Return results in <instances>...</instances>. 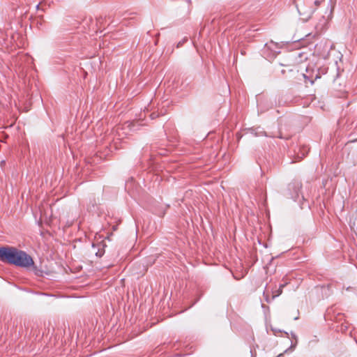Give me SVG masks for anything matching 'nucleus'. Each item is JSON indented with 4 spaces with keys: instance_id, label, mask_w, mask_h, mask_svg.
<instances>
[{
    "instance_id": "obj_1",
    "label": "nucleus",
    "mask_w": 357,
    "mask_h": 357,
    "mask_svg": "<svg viewBox=\"0 0 357 357\" xmlns=\"http://www.w3.org/2000/svg\"><path fill=\"white\" fill-rule=\"evenodd\" d=\"M0 260L22 268H29L34 264L32 257L26 252L15 247H0Z\"/></svg>"
},
{
    "instance_id": "obj_6",
    "label": "nucleus",
    "mask_w": 357,
    "mask_h": 357,
    "mask_svg": "<svg viewBox=\"0 0 357 357\" xmlns=\"http://www.w3.org/2000/svg\"><path fill=\"white\" fill-rule=\"evenodd\" d=\"M298 56L301 58V61L303 60V57H304L303 58L304 59H307L306 55L304 53H303V52L299 53L298 54Z\"/></svg>"
},
{
    "instance_id": "obj_3",
    "label": "nucleus",
    "mask_w": 357,
    "mask_h": 357,
    "mask_svg": "<svg viewBox=\"0 0 357 357\" xmlns=\"http://www.w3.org/2000/svg\"><path fill=\"white\" fill-rule=\"evenodd\" d=\"M92 248L94 250L93 252H95V254L97 257H100L104 255L105 250L103 249L102 245H101V244L96 245V244L93 243Z\"/></svg>"
},
{
    "instance_id": "obj_11",
    "label": "nucleus",
    "mask_w": 357,
    "mask_h": 357,
    "mask_svg": "<svg viewBox=\"0 0 357 357\" xmlns=\"http://www.w3.org/2000/svg\"><path fill=\"white\" fill-rule=\"evenodd\" d=\"M282 355V354H280L277 357H280Z\"/></svg>"
},
{
    "instance_id": "obj_2",
    "label": "nucleus",
    "mask_w": 357,
    "mask_h": 357,
    "mask_svg": "<svg viewBox=\"0 0 357 357\" xmlns=\"http://www.w3.org/2000/svg\"><path fill=\"white\" fill-rule=\"evenodd\" d=\"M289 190L291 191V197L294 200H296L300 194V191L302 188V184L298 181H294L289 183L288 185Z\"/></svg>"
},
{
    "instance_id": "obj_7",
    "label": "nucleus",
    "mask_w": 357,
    "mask_h": 357,
    "mask_svg": "<svg viewBox=\"0 0 357 357\" xmlns=\"http://www.w3.org/2000/svg\"><path fill=\"white\" fill-rule=\"evenodd\" d=\"M150 116L152 119H154L158 116V114H156L155 112H153L152 114H151Z\"/></svg>"
},
{
    "instance_id": "obj_8",
    "label": "nucleus",
    "mask_w": 357,
    "mask_h": 357,
    "mask_svg": "<svg viewBox=\"0 0 357 357\" xmlns=\"http://www.w3.org/2000/svg\"><path fill=\"white\" fill-rule=\"evenodd\" d=\"M328 8H329V14L328 15V17H331V14H332V12H333V8L332 7H330L329 6V3L328 4Z\"/></svg>"
},
{
    "instance_id": "obj_9",
    "label": "nucleus",
    "mask_w": 357,
    "mask_h": 357,
    "mask_svg": "<svg viewBox=\"0 0 357 357\" xmlns=\"http://www.w3.org/2000/svg\"><path fill=\"white\" fill-rule=\"evenodd\" d=\"M324 0H314V4L316 6H318L321 3V1H323Z\"/></svg>"
},
{
    "instance_id": "obj_5",
    "label": "nucleus",
    "mask_w": 357,
    "mask_h": 357,
    "mask_svg": "<svg viewBox=\"0 0 357 357\" xmlns=\"http://www.w3.org/2000/svg\"><path fill=\"white\" fill-rule=\"evenodd\" d=\"M284 287V284H281V285L280 286V288H279V289H278V291L277 294L273 295V297H272V298H274L275 297L278 296L280 294H282V288H283Z\"/></svg>"
},
{
    "instance_id": "obj_10",
    "label": "nucleus",
    "mask_w": 357,
    "mask_h": 357,
    "mask_svg": "<svg viewBox=\"0 0 357 357\" xmlns=\"http://www.w3.org/2000/svg\"><path fill=\"white\" fill-rule=\"evenodd\" d=\"M266 302H269V299L268 298V297L266 298Z\"/></svg>"
},
{
    "instance_id": "obj_4",
    "label": "nucleus",
    "mask_w": 357,
    "mask_h": 357,
    "mask_svg": "<svg viewBox=\"0 0 357 357\" xmlns=\"http://www.w3.org/2000/svg\"><path fill=\"white\" fill-rule=\"evenodd\" d=\"M292 337L296 339V341H295L294 343H291L290 347L289 349H286L284 351V353H287L290 349L294 350L296 348V344H297L296 336L294 334H292Z\"/></svg>"
}]
</instances>
